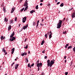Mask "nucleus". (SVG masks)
Here are the masks:
<instances>
[{
	"instance_id": "nucleus-2",
	"label": "nucleus",
	"mask_w": 75,
	"mask_h": 75,
	"mask_svg": "<svg viewBox=\"0 0 75 75\" xmlns=\"http://www.w3.org/2000/svg\"><path fill=\"white\" fill-rule=\"evenodd\" d=\"M27 20V17H25L24 18H23L22 20V22L23 23H25V21Z\"/></svg>"
},
{
	"instance_id": "nucleus-21",
	"label": "nucleus",
	"mask_w": 75,
	"mask_h": 75,
	"mask_svg": "<svg viewBox=\"0 0 75 75\" xmlns=\"http://www.w3.org/2000/svg\"><path fill=\"white\" fill-rule=\"evenodd\" d=\"M33 26H35V21L33 22Z\"/></svg>"
},
{
	"instance_id": "nucleus-32",
	"label": "nucleus",
	"mask_w": 75,
	"mask_h": 75,
	"mask_svg": "<svg viewBox=\"0 0 75 75\" xmlns=\"http://www.w3.org/2000/svg\"><path fill=\"white\" fill-rule=\"evenodd\" d=\"M25 55V53L24 52L21 54L22 56H24Z\"/></svg>"
},
{
	"instance_id": "nucleus-39",
	"label": "nucleus",
	"mask_w": 75,
	"mask_h": 75,
	"mask_svg": "<svg viewBox=\"0 0 75 75\" xmlns=\"http://www.w3.org/2000/svg\"><path fill=\"white\" fill-rule=\"evenodd\" d=\"M15 21H17V17H15Z\"/></svg>"
},
{
	"instance_id": "nucleus-25",
	"label": "nucleus",
	"mask_w": 75,
	"mask_h": 75,
	"mask_svg": "<svg viewBox=\"0 0 75 75\" xmlns=\"http://www.w3.org/2000/svg\"><path fill=\"white\" fill-rule=\"evenodd\" d=\"M38 5H37L36 6V10H38Z\"/></svg>"
},
{
	"instance_id": "nucleus-54",
	"label": "nucleus",
	"mask_w": 75,
	"mask_h": 75,
	"mask_svg": "<svg viewBox=\"0 0 75 75\" xmlns=\"http://www.w3.org/2000/svg\"><path fill=\"white\" fill-rule=\"evenodd\" d=\"M40 6H42V3H41L40 4Z\"/></svg>"
},
{
	"instance_id": "nucleus-28",
	"label": "nucleus",
	"mask_w": 75,
	"mask_h": 75,
	"mask_svg": "<svg viewBox=\"0 0 75 75\" xmlns=\"http://www.w3.org/2000/svg\"><path fill=\"white\" fill-rule=\"evenodd\" d=\"M24 8H23L22 9H21V10L20 11L22 12V11L24 10Z\"/></svg>"
},
{
	"instance_id": "nucleus-26",
	"label": "nucleus",
	"mask_w": 75,
	"mask_h": 75,
	"mask_svg": "<svg viewBox=\"0 0 75 75\" xmlns=\"http://www.w3.org/2000/svg\"><path fill=\"white\" fill-rule=\"evenodd\" d=\"M13 19L11 20L10 21V23L11 24V23H13Z\"/></svg>"
},
{
	"instance_id": "nucleus-64",
	"label": "nucleus",
	"mask_w": 75,
	"mask_h": 75,
	"mask_svg": "<svg viewBox=\"0 0 75 75\" xmlns=\"http://www.w3.org/2000/svg\"><path fill=\"white\" fill-rule=\"evenodd\" d=\"M25 55H27V53L26 52L25 53Z\"/></svg>"
},
{
	"instance_id": "nucleus-42",
	"label": "nucleus",
	"mask_w": 75,
	"mask_h": 75,
	"mask_svg": "<svg viewBox=\"0 0 75 75\" xmlns=\"http://www.w3.org/2000/svg\"><path fill=\"white\" fill-rule=\"evenodd\" d=\"M42 75H45V74H44V73L42 72Z\"/></svg>"
},
{
	"instance_id": "nucleus-46",
	"label": "nucleus",
	"mask_w": 75,
	"mask_h": 75,
	"mask_svg": "<svg viewBox=\"0 0 75 75\" xmlns=\"http://www.w3.org/2000/svg\"><path fill=\"white\" fill-rule=\"evenodd\" d=\"M63 33V34H66V31H65V32H64Z\"/></svg>"
},
{
	"instance_id": "nucleus-7",
	"label": "nucleus",
	"mask_w": 75,
	"mask_h": 75,
	"mask_svg": "<svg viewBox=\"0 0 75 75\" xmlns=\"http://www.w3.org/2000/svg\"><path fill=\"white\" fill-rule=\"evenodd\" d=\"M42 63H38L37 65V67H39L40 66H41V67H42Z\"/></svg>"
},
{
	"instance_id": "nucleus-15",
	"label": "nucleus",
	"mask_w": 75,
	"mask_h": 75,
	"mask_svg": "<svg viewBox=\"0 0 75 75\" xmlns=\"http://www.w3.org/2000/svg\"><path fill=\"white\" fill-rule=\"evenodd\" d=\"M72 48V46H69L68 47L67 50H69V49Z\"/></svg>"
},
{
	"instance_id": "nucleus-9",
	"label": "nucleus",
	"mask_w": 75,
	"mask_h": 75,
	"mask_svg": "<svg viewBox=\"0 0 75 75\" xmlns=\"http://www.w3.org/2000/svg\"><path fill=\"white\" fill-rule=\"evenodd\" d=\"M14 32L11 35V36H10V38H12V37H13L14 36Z\"/></svg>"
},
{
	"instance_id": "nucleus-13",
	"label": "nucleus",
	"mask_w": 75,
	"mask_h": 75,
	"mask_svg": "<svg viewBox=\"0 0 75 75\" xmlns=\"http://www.w3.org/2000/svg\"><path fill=\"white\" fill-rule=\"evenodd\" d=\"M15 40H16V37H12V39L11 41H14Z\"/></svg>"
},
{
	"instance_id": "nucleus-49",
	"label": "nucleus",
	"mask_w": 75,
	"mask_h": 75,
	"mask_svg": "<svg viewBox=\"0 0 75 75\" xmlns=\"http://www.w3.org/2000/svg\"><path fill=\"white\" fill-rule=\"evenodd\" d=\"M27 38L25 39L24 41L25 42H26V41H27Z\"/></svg>"
},
{
	"instance_id": "nucleus-55",
	"label": "nucleus",
	"mask_w": 75,
	"mask_h": 75,
	"mask_svg": "<svg viewBox=\"0 0 75 75\" xmlns=\"http://www.w3.org/2000/svg\"><path fill=\"white\" fill-rule=\"evenodd\" d=\"M66 58H67V56H64V59H66Z\"/></svg>"
},
{
	"instance_id": "nucleus-6",
	"label": "nucleus",
	"mask_w": 75,
	"mask_h": 75,
	"mask_svg": "<svg viewBox=\"0 0 75 75\" xmlns=\"http://www.w3.org/2000/svg\"><path fill=\"white\" fill-rule=\"evenodd\" d=\"M47 66H49V67H50V60L48 59V60L47 61Z\"/></svg>"
},
{
	"instance_id": "nucleus-24",
	"label": "nucleus",
	"mask_w": 75,
	"mask_h": 75,
	"mask_svg": "<svg viewBox=\"0 0 75 75\" xmlns=\"http://www.w3.org/2000/svg\"><path fill=\"white\" fill-rule=\"evenodd\" d=\"M24 48L25 49H27V48H28V45H27L25 47H24Z\"/></svg>"
},
{
	"instance_id": "nucleus-62",
	"label": "nucleus",
	"mask_w": 75,
	"mask_h": 75,
	"mask_svg": "<svg viewBox=\"0 0 75 75\" xmlns=\"http://www.w3.org/2000/svg\"><path fill=\"white\" fill-rule=\"evenodd\" d=\"M7 52H5V55H7Z\"/></svg>"
},
{
	"instance_id": "nucleus-34",
	"label": "nucleus",
	"mask_w": 75,
	"mask_h": 75,
	"mask_svg": "<svg viewBox=\"0 0 75 75\" xmlns=\"http://www.w3.org/2000/svg\"><path fill=\"white\" fill-rule=\"evenodd\" d=\"M68 72H66L65 73V75H68Z\"/></svg>"
},
{
	"instance_id": "nucleus-1",
	"label": "nucleus",
	"mask_w": 75,
	"mask_h": 75,
	"mask_svg": "<svg viewBox=\"0 0 75 75\" xmlns=\"http://www.w3.org/2000/svg\"><path fill=\"white\" fill-rule=\"evenodd\" d=\"M59 23L57 24V28H59L62 25V21L61 20H59Z\"/></svg>"
},
{
	"instance_id": "nucleus-59",
	"label": "nucleus",
	"mask_w": 75,
	"mask_h": 75,
	"mask_svg": "<svg viewBox=\"0 0 75 75\" xmlns=\"http://www.w3.org/2000/svg\"><path fill=\"white\" fill-rule=\"evenodd\" d=\"M5 39V37H3V40H4Z\"/></svg>"
},
{
	"instance_id": "nucleus-4",
	"label": "nucleus",
	"mask_w": 75,
	"mask_h": 75,
	"mask_svg": "<svg viewBox=\"0 0 75 75\" xmlns=\"http://www.w3.org/2000/svg\"><path fill=\"white\" fill-rule=\"evenodd\" d=\"M15 10H16V8L13 7L11 10V13H13V12Z\"/></svg>"
},
{
	"instance_id": "nucleus-48",
	"label": "nucleus",
	"mask_w": 75,
	"mask_h": 75,
	"mask_svg": "<svg viewBox=\"0 0 75 75\" xmlns=\"http://www.w3.org/2000/svg\"><path fill=\"white\" fill-rule=\"evenodd\" d=\"M32 11L33 13H35V10H32Z\"/></svg>"
},
{
	"instance_id": "nucleus-19",
	"label": "nucleus",
	"mask_w": 75,
	"mask_h": 75,
	"mask_svg": "<svg viewBox=\"0 0 75 75\" xmlns=\"http://www.w3.org/2000/svg\"><path fill=\"white\" fill-rule=\"evenodd\" d=\"M6 51L4 50V48L2 49V52H4V53H5V52H6Z\"/></svg>"
},
{
	"instance_id": "nucleus-12",
	"label": "nucleus",
	"mask_w": 75,
	"mask_h": 75,
	"mask_svg": "<svg viewBox=\"0 0 75 75\" xmlns=\"http://www.w3.org/2000/svg\"><path fill=\"white\" fill-rule=\"evenodd\" d=\"M11 28V25H9L8 27V31H10V30Z\"/></svg>"
},
{
	"instance_id": "nucleus-18",
	"label": "nucleus",
	"mask_w": 75,
	"mask_h": 75,
	"mask_svg": "<svg viewBox=\"0 0 75 75\" xmlns=\"http://www.w3.org/2000/svg\"><path fill=\"white\" fill-rule=\"evenodd\" d=\"M44 42H45L44 40H43L42 42L41 45H43V44H44Z\"/></svg>"
},
{
	"instance_id": "nucleus-60",
	"label": "nucleus",
	"mask_w": 75,
	"mask_h": 75,
	"mask_svg": "<svg viewBox=\"0 0 75 75\" xmlns=\"http://www.w3.org/2000/svg\"><path fill=\"white\" fill-rule=\"evenodd\" d=\"M37 63H39V60H38L37 61Z\"/></svg>"
},
{
	"instance_id": "nucleus-38",
	"label": "nucleus",
	"mask_w": 75,
	"mask_h": 75,
	"mask_svg": "<svg viewBox=\"0 0 75 75\" xmlns=\"http://www.w3.org/2000/svg\"><path fill=\"white\" fill-rule=\"evenodd\" d=\"M34 65V64L33 63L31 65V67H33Z\"/></svg>"
},
{
	"instance_id": "nucleus-5",
	"label": "nucleus",
	"mask_w": 75,
	"mask_h": 75,
	"mask_svg": "<svg viewBox=\"0 0 75 75\" xmlns=\"http://www.w3.org/2000/svg\"><path fill=\"white\" fill-rule=\"evenodd\" d=\"M54 64V62L52 60H51L50 62V67H51L52 66V65Z\"/></svg>"
},
{
	"instance_id": "nucleus-63",
	"label": "nucleus",
	"mask_w": 75,
	"mask_h": 75,
	"mask_svg": "<svg viewBox=\"0 0 75 75\" xmlns=\"http://www.w3.org/2000/svg\"><path fill=\"white\" fill-rule=\"evenodd\" d=\"M55 2H57V1H58V0H55Z\"/></svg>"
},
{
	"instance_id": "nucleus-30",
	"label": "nucleus",
	"mask_w": 75,
	"mask_h": 75,
	"mask_svg": "<svg viewBox=\"0 0 75 75\" xmlns=\"http://www.w3.org/2000/svg\"><path fill=\"white\" fill-rule=\"evenodd\" d=\"M51 37H52V35H49V39H50Z\"/></svg>"
},
{
	"instance_id": "nucleus-43",
	"label": "nucleus",
	"mask_w": 75,
	"mask_h": 75,
	"mask_svg": "<svg viewBox=\"0 0 75 75\" xmlns=\"http://www.w3.org/2000/svg\"><path fill=\"white\" fill-rule=\"evenodd\" d=\"M23 0H20V1H19L20 3H21V1H23Z\"/></svg>"
},
{
	"instance_id": "nucleus-45",
	"label": "nucleus",
	"mask_w": 75,
	"mask_h": 75,
	"mask_svg": "<svg viewBox=\"0 0 75 75\" xmlns=\"http://www.w3.org/2000/svg\"><path fill=\"white\" fill-rule=\"evenodd\" d=\"M45 59H47V56H45Z\"/></svg>"
},
{
	"instance_id": "nucleus-44",
	"label": "nucleus",
	"mask_w": 75,
	"mask_h": 75,
	"mask_svg": "<svg viewBox=\"0 0 75 75\" xmlns=\"http://www.w3.org/2000/svg\"><path fill=\"white\" fill-rule=\"evenodd\" d=\"M40 1L42 3L44 1V0H40Z\"/></svg>"
},
{
	"instance_id": "nucleus-11",
	"label": "nucleus",
	"mask_w": 75,
	"mask_h": 75,
	"mask_svg": "<svg viewBox=\"0 0 75 75\" xmlns=\"http://www.w3.org/2000/svg\"><path fill=\"white\" fill-rule=\"evenodd\" d=\"M71 16L72 18H74V17H75V13H73L72 14V15Z\"/></svg>"
},
{
	"instance_id": "nucleus-29",
	"label": "nucleus",
	"mask_w": 75,
	"mask_h": 75,
	"mask_svg": "<svg viewBox=\"0 0 75 75\" xmlns=\"http://www.w3.org/2000/svg\"><path fill=\"white\" fill-rule=\"evenodd\" d=\"M3 36H1V40H3Z\"/></svg>"
},
{
	"instance_id": "nucleus-31",
	"label": "nucleus",
	"mask_w": 75,
	"mask_h": 75,
	"mask_svg": "<svg viewBox=\"0 0 75 75\" xmlns=\"http://www.w3.org/2000/svg\"><path fill=\"white\" fill-rule=\"evenodd\" d=\"M45 38H47V34H45Z\"/></svg>"
},
{
	"instance_id": "nucleus-20",
	"label": "nucleus",
	"mask_w": 75,
	"mask_h": 75,
	"mask_svg": "<svg viewBox=\"0 0 75 75\" xmlns=\"http://www.w3.org/2000/svg\"><path fill=\"white\" fill-rule=\"evenodd\" d=\"M4 21H6V22L8 21V19H7V18L6 17L5 18Z\"/></svg>"
},
{
	"instance_id": "nucleus-16",
	"label": "nucleus",
	"mask_w": 75,
	"mask_h": 75,
	"mask_svg": "<svg viewBox=\"0 0 75 75\" xmlns=\"http://www.w3.org/2000/svg\"><path fill=\"white\" fill-rule=\"evenodd\" d=\"M3 11H4V12L5 13V12H6V8L4 7H3Z\"/></svg>"
},
{
	"instance_id": "nucleus-51",
	"label": "nucleus",
	"mask_w": 75,
	"mask_h": 75,
	"mask_svg": "<svg viewBox=\"0 0 75 75\" xmlns=\"http://www.w3.org/2000/svg\"><path fill=\"white\" fill-rule=\"evenodd\" d=\"M38 23H37V25H36V27H38Z\"/></svg>"
},
{
	"instance_id": "nucleus-33",
	"label": "nucleus",
	"mask_w": 75,
	"mask_h": 75,
	"mask_svg": "<svg viewBox=\"0 0 75 75\" xmlns=\"http://www.w3.org/2000/svg\"><path fill=\"white\" fill-rule=\"evenodd\" d=\"M73 50L74 52H75V47H74L73 49Z\"/></svg>"
},
{
	"instance_id": "nucleus-22",
	"label": "nucleus",
	"mask_w": 75,
	"mask_h": 75,
	"mask_svg": "<svg viewBox=\"0 0 75 75\" xmlns=\"http://www.w3.org/2000/svg\"><path fill=\"white\" fill-rule=\"evenodd\" d=\"M69 45V44H67L65 46V48H67V47H68V46Z\"/></svg>"
},
{
	"instance_id": "nucleus-61",
	"label": "nucleus",
	"mask_w": 75,
	"mask_h": 75,
	"mask_svg": "<svg viewBox=\"0 0 75 75\" xmlns=\"http://www.w3.org/2000/svg\"><path fill=\"white\" fill-rule=\"evenodd\" d=\"M65 20V18H64L63 20V21H64V20Z\"/></svg>"
},
{
	"instance_id": "nucleus-27",
	"label": "nucleus",
	"mask_w": 75,
	"mask_h": 75,
	"mask_svg": "<svg viewBox=\"0 0 75 75\" xmlns=\"http://www.w3.org/2000/svg\"><path fill=\"white\" fill-rule=\"evenodd\" d=\"M25 60L26 62H28V58H26Z\"/></svg>"
},
{
	"instance_id": "nucleus-37",
	"label": "nucleus",
	"mask_w": 75,
	"mask_h": 75,
	"mask_svg": "<svg viewBox=\"0 0 75 75\" xmlns=\"http://www.w3.org/2000/svg\"><path fill=\"white\" fill-rule=\"evenodd\" d=\"M14 64H15L14 62H13L11 64V67H13V65H14Z\"/></svg>"
},
{
	"instance_id": "nucleus-36",
	"label": "nucleus",
	"mask_w": 75,
	"mask_h": 75,
	"mask_svg": "<svg viewBox=\"0 0 75 75\" xmlns=\"http://www.w3.org/2000/svg\"><path fill=\"white\" fill-rule=\"evenodd\" d=\"M38 67V71H39L40 70V67Z\"/></svg>"
},
{
	"instance_id": "nucleus-52",
	"label": "nucleus",
	"mask_w": 75,
	"mask_h": 75,
	"mask_svg": "<svg viewBox=\"0 0 75 75\" xmlns=\"http://www.w3.org/2000/svg\"><path fill=\"white\" fill-rule=\"evenodd\" d=\"M52 61H53V62H54L55 61V60H54V59H53L52 60Z\"/></svg>"
},
{
	"instance_id": "nucleus-40",
	"label": "nucleus",
	"mask_w": 75,
	"mask_h": 75,
	"mask_svg": "<svg viewBox=\"0 0 75 75\" xmlns=\"http://www.w3.org/2000/svg\"><path fill=\"white\" fill-rule=\"evenodd\" d=\"M30 13H31V14H33V11H30Z\"/></svg>"
},
{
	"instance_id": "nucleus-3",
	"label": "nucleus",
	"mask_w": 75,
	"mask_h": 75,
	"mask_svg": "<svg viewBox=\"0 0 75 75\" xmlns=\"http://www.w3.org/2000/svg\"><path fill=\"white\" fill-rule=\"evenodd\" d=\"M28 2V1L26 0L25 2V4L24 5V6L25 7L28 6V3H27Z\"/></svg>"
},
{
	"instance_id": "nucleus-56",
	"label": "nucleus",
	"mask_w": 75,
	"mask_h": 75,
	"mask_svg": "<svg viewBox=\"0 0 75 75\" xmlns=\"http://www.w3.org/2000/svg\"><path fill=\"white\" fill-rule=\"evenodd\" d=\"M68 18H67L66 19V21H68Z\"/></svg>"
},
{
	"instance_id": "nucleus-8",
	"label": "nucleus",
	"mask_w": 75,
	"mask_h": 75,
	"mask_svg": "<svg viewBox=\"0 0 75 75\" xmlns=\"http://www.w3.org/2000/svg\"><path fill=\"white\" fill-rule=\"evenodd\" d=\"M27 27H28V24H26L25 26L23 27V29H24V30H25Z\"/></svg>"
},
{
	"instance_id": "nucleus-53",
	"label": "nucleus",
	"mask_w": 75,
	"mask_h": 75,
	"mask_svg": "<svg viewBox=\"0 0 75 75\" xmlns=\"http://www.w3.org/2000/svg\"><path fill=\"white\" fill-rule=\"evenodd\" d=\"M59 3H60V2H58L57 3V4H59Z\"/></svg>"
},
{
	"instance_id": "nucleus-57",
	"label": "nucleus",
	"mask_w": 75,
	"mask_h": 75,
	"mask_svg": "<svg viewBox=\"0 0 75 75\" xmlns=\"http://www.w3.org/2000/svg\"><path fill=\"white\" fill-rule=\"evenodd\" d=\"M10 41H11V40H12V39H11V38H10Z\"/></svg>"
},
{
	"instance_id": "nucleus-14",
	"label": "nucleus",
	"mask_w": 75,
	"mask_h": 75,
	"mask_svg": "<svg viewBox=\"0 0 75 75\" xmlns=\"http://www.w3.org/2000/svg\"><path fill=\"white\" fill-rule=\"evenodd\" d=\"M18 64H17L15 67V69H17V68H18Z\"/></svg>"
},
{
	"instance_id": "nucleus-50",
	"label": "nucleus",
	"mask_w": 75,
	"mask_h": 75,
	"mask_svg": "<svg viewBox=\"0 0 75 75\" xmlns=\"http://www.w3.org/2000/svg\"><path fill=\"white\" fill-rule=\"evenodd\" d=\"M49 34H50V32H48V33H47V35H49Z\"/></svg>"
},
{
	"instance_id": "nucleus-41",
	"label": "nucleus",
	"mask_w": 75,
	"mask_h": 75,
	"mask_svg": "<svg viewBox=\"0 0 75 75\" xmlns=\"http://www.w3.org/2000/svg\"><path fill=\"white\" fill-rule=\"evenodd\" d=\"M45 50H44L43 51H42V53H45Z\"/></svg>"
},
{
	"instance_id": "nucleus-58",
	"label": "nucleus",
	"mask_w": 75,
	"mask_h": 75,
	"mask_svg": "<svg viewBox=\"0 0 75 75\" xmlns=\"http://www.w3.org/2000/svg\"><path fill=\"white\" fill-rule=\"evenodd\" d=\"M30 51H28V54H30Z\"/></svg>"
},
{
	"instance_id": "nucleus-23",
	"label": "nucleus",
	"mask_w": 75,
	"mask_h": 75,
	"mask_svg": "<svg viewBox=\"0 0 75 75\" xmlns=\"http://www.w3.org/2000/svg\"><path fill=\"white\" fill-rule=\"evenodd\" d=\"M60 7H63L64 6V4L62 3L60 5Z\"/></svg>"
},
{
	"instance_id": "nucleus-47",
	"label": "nucleus",
	"mask_w": 75,
	"mask_h": 75,
	"mask_svg": "<svg viewBox=\"0 0 75 75\" xmlns=\"http://www.w3.org/2000/svg\"><path fill=\"white\" fill-rule=\"evenodd\" d=\"M40 22V21L38 20L37 21V24H38V23H39V22Z\"/></svg>"
},
{
	"instance_id": "nucleus-17",
	"label": "nucleus",
	"mask_w": 75,
	"mask_h": 75,
	"mask_svg": "<svg viewBox=\"0 0 75 75\" xmlns=\"http://www.w3.org/2000/svg\"><path fill=\"white\" fill-rule=\"evenodd\" d=\"M27 8H28V6H27L25 7V8L24 10V11H25L27 10Z\"/></svg>"
},
{
	"instance_id": "nucleus-10",
	"label": "nucleus",
	"mask_w": 75,
	"mask_h": 75,
	"mask_svg": "<svg viewBox=\"0 0 75 75\" xmlns=\"http://www.w3.org/2000/svg\"><path fill=\"white\" fill-rule=\"evenodd\" d=\"M14 50H15V49L14 48H13L11 49V54H13L14 53Z\"/></svg>"
},
{
	"instance_id": "nucleus-35",
	"label": "nucleus",
	"mask_w": 75,
	"mask_h": 75,
	"mask_svg": "<svg viewBox=\"0 0 75 75\" xmlns=\"http://www.w3.org/2000/svg\"><path fill=\"white\" fill-rule=\"evenodd\" d=\"M30 63H29L28 64V67H30Z\"/></svg>"
}]
</instances>
